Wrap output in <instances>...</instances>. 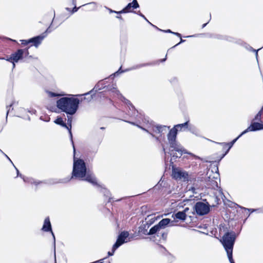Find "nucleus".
Instances as JSON below:
<instances>
[{
	"label": "nucleus",
	"mask_w": 263,
	"mask_h": 263,
	"mask_svg": "<svg viewBox=\"0 0 263 263\" xmlns=\"http://www.w3.org/2000/svg\"><path fill=\"white\" fill-rule=\"evenodd\" d=\"M79 8H77L76 6L73 8L72 9V13H74V12H76L78 11V9Z\"/></svg>",
	"instance_id": "nucleus-33"
},
{
	"label": "nucleus",
	"mask_w": 263,
	"mask_h": 263,
	"mask_svg": "<svg viewBox=\"0 0 263 263\" xmlns=\"http://www.w3.org/2000/svg\"><path fill=\"white\" fill-rule=\"evenodd\" d=\"M110 90L111 91V92L115 93L117 96H120L121 98H123L125 103H126L129 106V107H130V106L131 108L134 109V106L130 103V102L128 100H126L121 96V95L119 91L117 89L116 87L114 86L112 88L110 89ZM129 109H130V108H129Z\"/></svg>",
	"instance_id": "nucleus-19"
},
{
	"label": "nucleus",
	"mask_w": 263,
	"mask_h": 263,
	"mask_svg": "<svg viewBox=\"0 0 263 263\" xmlns=\"http://www.w3.org/2000/svg\"><path fill=\"white\" fill-rule=\"evenodd\" d=\"M15 169H16V172H17V176H19L21 178H22L24 182L30 183L31 184H34L35 185H37V184H39L41 183H42V182L35 180L33 178L25 177L23 176L21 174H19V171L17 170V168H15Z\"/></svg>",
	"instance_id": "nucleus-16"
},
{
	"label": "nucleus",
	"mask_w": 263,
	"mask_h": 263,
	"mask_svg": "<svg viewBox=\"0 0 263 263\" xmlns=\"http://www.w3.org/2000/svg\"><path fill=\"white\" fill-rule=\"evenodd\" d=\"M193 36L192 35H190V36H188L187 37H192Z\"/></svg>",
	"instance_id": "nucleus-48"
},
{
	"label": "nucleus",
	"mask_w": 263,
	"mask_h": 263,
	"mask_svg": "<svg viewBox=\"0 0 263 263\" xmlns=\"http://www.w3.org/2000/svg\"><path fill=\"white\" fill-rule=\"evenodd\" d=\"M45 37L44 35H39L30 39V43H33L34 46L37 47L41 43L42 41Z\"/></svg>",
	"instance_id": "nucleus-18"
},
{
	"label": "nucleus",
	"mask_w": 263,
	"mask_h": 263,
	"mask_svg": "<svg viewBox=\"0 0 263 263\" xmlns=\"http://www.w3.org/2000/svg\"><path fill=\"white\" fill-rule=\"evenodd\" d=\"M155 218H152L149 220V224H152L155 221Z\"/></svg>",
	"instance_id": "nucleus-34"
},
{
	"label": "nucleus",
	"mask_w": 263,
	"mask_h": 263,
	"mask_svg": "<svg viewBox=\"0 0 263 263\" xmlns=\"http://www.w3.org/2000/svg\"><path fill=\"white\" fill-rule=\"evenodd\" d=\"M188 121L175 125L172 129H171L167 135V139L169 144V148L168 151L167 147L163 146V151L166 154L168 153L173 157H178L177 155H175L173 152L175 151L178 152L179 157L182 156L183 153H186V151L183 147L176 141V137L178 131H181L183 128H187L188 126Z\"/></svg>",
	"instance_id": "nucleus-1"
},
{
	"label": "nucleus",
	"mask_w": 263,
	"mask_h": 263,
	"mask_svg": "<svg viewBox=\"0 0 263 263\" xmlns=\"http://www.w3.org/2000/svg\"><path fill=\"white\" fill-rule=\"evenodd\" d=\"M184 40H183L182 39H181V41H180V43L183 42H184Z\"/></svg>",
	"instance_id": "nucleus-42"
},
{
	"label": "nucleus",
	"mask_w": 263,
	"mask_h": 263,
	"mask_svg": "<svg viewBox=\"0 0 263 263\" xmlns=\"http://www.w3.org/2000/svg\"><path fill=\"white\" fill-rule=\"evenodd\" d=\"M28 51L27 49H18L16 52L13 53L11 57L7 59V60L13 63V68L15 66V63L18 62L20 60L23 59V56L28 54Z\"/></svg>",
	"instance_id": "nucleus-6"
},
{
	"label": "nucleus",
	"mask_w": 263,
	"mask_h": 263,
	"mask_svg": "<svg viewBox=\"0 0 263 263\" xmlns=\"http://www.w3.org/2000/svg\"><path fill=\"white\" fill-rule=\"evenodd\" d=\"M197 215L201 216L207 214L210 211V205L208 202L199 201L194 206Z\"/></svg>",
	"instance_id": "nucleus-8"
},
{
	"label": "nucleus",
	"mask_w": 263,
	"mask_h": 263,
	"mask_svg": "<svg viewBox=\"0 0 263 263\" xmlns=\"http://www.w3.org/2000/svg\"><path fill=\"white\" fill-rule=\"evenodd\" d=\"M128 122V123H129L130 124H131L133 125L137 126V127H138L139 128H140L142 129V130H143L145 131L146 132H147V133H149V134H151L153 137H155V138H156V139H157V140H158V141H160V138H159V137H156L154 134H152V133H150V132L148 131V130L147 129H146V128H144V127H143L142 126H140V125H138V124H136L135 123H134V122Z\"/></svg>",
	"instance_id": "nucleus-21"
},
{
	"label": "nucleus",
	"mask_w": 263,
	"mask_h": 263,
	"mask_svg": "<svg viewBox=\"0 0 263 263\" xmlns=\"http://www.w3.org/2000/svg\"><path fill=\"white\" fill-rule=\"evenodd\" d=\"M22 44L24 45H26L29 43H30V39L28 40H21Z\"/></svg>",
	"instance_id": "nucleus-26"
},
{
	"label": "nucleus",
	"mask_w": 263,
	"mask_h": 263,
	"mask_svg": "<svg viewBox=\"0 0 263 263\" xmlns=\"http://www.w3.org/2000/svg\"><path fill=\"white\" fill-rule=\"evenodd\" d=\"M66 9H67V10H69V8H66Z\"/></svg>",
	"instance_id": "nucleus-49"
},
{
	"label": "nucleus",
	"mask_w": 263,
	"mask_h": 263,
	"mask_svg": "<svg viewBox=\"0 0 263 263\" xmlns=\"http://www.w3.org/2000/svg\"><path fill=\"white\" fill-rule=\"evenodd\" d=\"M117 18L122 19V17L121 15H118L116 16Z\"/></svg>",
	"instance_id": "nucleus-38"
},
{
	"label": "nucleus",
	"mask_w": 263,
	"mask_h": 263,
	"mask_svg": "<svg viewBox=\"0 0 263 263\" xmlns=\"http://www.w3.org/2000/svg\"><path fill=\"white\" fill-rule=\"evenodd\" d=\"M260 49H258L257 50H255L256 51V58H257V57H258V51Z\"/></svg>",
	"instance_id": "nucleus-37"
},
{
	"label": "nucleus",
	"mask_w": 263,
	"mask_h": 263,
	"mask_svg": "<svg viewBox=\"0 0 263 263\" xmlns=\"http://www.w3.org/2000/svg\"><path fill=\"white\" fill-rule=\"evenodd\" d=\"M12 165L14 166V167L16 168L15 167V166H14V164L12 163Z\"/></svg>",
	"instance_id": "nucleus-47"
},
{
	"label": "nucleus",
	"mask_w": 263,
	"mask_h": 263,
	"mask_svg": "<svg viewBox=\"0 0 263 263\" xmlns=\"http://www.w3.org/2000/svg\"><path fill=\"white\" fill-rule=\"evenodd\" d=\"M42 230L44 232L50 231L51 232L54 239V244L55 245V239L54 234L51 230V225L49 217H47L45 218Z\"/></svg>",
	"instance_id": "nucleus-13"
},
{
	"label": "nucleus",
	"mask_w": 263,
	"mask_h": 263,
	"mask_svg": "<svg viewBox=\"0 0 263 263\" xmlns=\"http://www.w3.org/2000/svg\"><path fill=\"white\" fill-rule=\"evenodd\" d=\"M12 165L14 166V167L16 168L15 167V166H14V164L12 163Z\"/></svg>",
	"instance_id": "nucleus-45"
},
{
	"label": "nucleus",
	"mask_w": 263,
	"mask_h": 263,
	"mask_svg": "<svg viewBox=\"0 0 263 263\" xmlns=\"http://www.w3.org/2000/svg\"><path fill=\"white\" fill-rule=\"evenodd\" d=\"M159 227L161 229H163L168 225L173 226L174 225L173 221H171L168 218H165L161 220L158 223Z\"/></svg>",
	"instance_id": "nucleus-17"
},
{
	"label": "nucleus",
	"mask_w": 263,
	"mask_h": 263,
	"mask_svg": "<svg viewBox=\"0 0 263 263\" xmlns=\"http://www.w3.org/2000/svg\"><path fill=\"white\" fill-rule=\"evenodd\" d=\"M218 168H216L215 173L213 171H208L207 172L206 184L209 187L215 189L218 187V182L219 181V175L218 172Z\"/></svg>",
	"instance_id": "nucleus-5"
},
{
	"label": "nucleus",
	"mask_w": 263,
	"mask_h": 263,
	"mask_svg": "<svg viewBox=\"0 0 263 263\" xmlns=\"http://www.w3.org/2000/svg\"><path fill=\"white\" fill-rule=\"evenodd\" d=\"M261 129H263V124L253 122L246 130L242 132V134H245L249 132H254Z\"/></svg>",
	"instance_id": "nucleus-12"
},
{
	"label": "nucleus",
	"mask_w": 263,
	"mask_h": 263,
	"mask_svg": "<svg viewBox=\"0 0 263 263\" xmlns=\"http://www.w3.org/2000/svg\"><path fill=\"white\" fill-rule=\"evenodd\" d=\"M12 165L14 166V167L16 168L15 167V166H14V164L12 163Z\"/></svg>",
	"instance_id": "nucleus-46"
},
{
	"label": "nucleus",
	"mask_w": 263,
	"mask_h": 263,
	"mask_svg": "<svg viewBox=\"0 0 263 263\" xmlns=\"http://www.w3.org/2000/svg\"><path fill=\"white\" fill-rule=\"evenodd\" d=\"M129 233L128 232L124 231L121 232L120 234L119 235L116 242L113 246V251H115V250L121 245H122L125 242H127V239Z\"/></svg>",
	"instance_id": "nucleus-10"
},
{
	"label": "nucleus",
	"mask_w": 263,
	"mask_h": 263,
	"mask_svg": "<svg viewBox=\"0 0 263 263\" xmlns=\"http://www.w3.org/2000/svg\"><path fill=\"white\" fill-rule=\"evenodd\" d=\"M80 100L77 98L63 97L57 101V106L59 109L67 114H74L79 107Z\"/></svg>",
	"instance_id": "nucleus-3"
},
{
	"label": "nucleus",
	"mask_w": 263,
	"mask_h": 263,
	"mask_svg": "<svg viewBox=\"0 0 263 263\" xmlns=\"http://www.w3.org/2000/svg\"><path fill=\"white\" fill-rule=\"evenodd\" d=\"M48 96L49 97H60L64 96L65 94L64 93H55L51 91L47 92Z\"/></svg>",
	"instance_id": "nucleus-23"
},
{
	"label": "nucleus",
	"mask_w": 263,
	"mask_h": 263,
	"mask_svg": "<svg viewBox=\"0 0 263 263\" xmlns=\"http://www.w3.org/2000/svg\"><path fill=\"white\" fill-rule=\"evenodd\" d=\"M54 122L57 124L60 125L66 128L69 131L70 138L71 139V141H72V133H71V126L70 125V128L68 126H67V125H66V124L63 122V120H62V118H61V117H58L56 120H54ZM72 145H73V152H74V154H75V148H74V146L73 145V141H72Z\"/></svg>",
	"instance_id": "nucleus-14"
},
{
	"label": "nucleus",
	"mask_w": 263,
	"mask_h": 263,
	"mask_svg": "<svg viewBox=\"0 0 263 263\" xmlns=\"http://www.w3.org/2000/svg\"><path fill=\"white\" fill-rule=\"evenodd\" d=\"M165 59H163L162 61H164L165 60Z\"/></svg>",
	"instance_id": "nucleus-53"
},
{
	"label": "nucleus",
	"mask_w": 263,
	"mask_h": 263,
	"mask_svg": "<svg viewBox=\"0 0 263 263\" xmlns=\"http://www.w3.org/2000/svg\"><path fill=\"white\" fill-rule=\"evenodd\" d=\"M71 122H72V118H70L68 119V124H69V126H68L69 128L70 127V125L71 126Z\"/></svg>",
	"instance_id": "nucleus-30"
},
{
	"label": "nucleus",
	"mask_w": 263,
	"mask_h": 263,
	"mask_svg": "<svg viewBox=\"0 0 263 263\" xmlns=\"http://www.w3.org/2000/svg\"><path fill=\"white\" fill-rule=\"evenodd\" d=\"M106 8L109 11V12L110 13H116L119 14L118 13L119 11H115V10H112L111 9L107 8V7H106Z\"/></svg>",
	"instance_id": "nucleus-29"
},
{
	"label": "nucleus",
	"mask_w": 263,
	"mask_h": 263,
	"mask_svg": "<svg viewBox=\"0 0 263 263\" xmlns=\"http://www.w3.org/2000/svg\"><path fill=\"white\" fill-rule=\"evenodd\" d=\"M89 94V93H86L85 94H84V95H85V96H87Z\"/></svg>",
	"instance_id": "nucleus-41"
},
{
	"label": "nucleus",
	"mask_w": 263,
	"mask_h": 263,
	"mask_svg": "<svg viewBox=\"0 0 263 263\" xmlns=\"http://www.w3.org/2000/svg\"><path fill=\"white\" fill-rule=\"evenodd\" d=\"M68 180H66V181H63V182H67Z\"/></svg>",
	"instance_id": "nucleus-44"
},
{
	"label": "nucleus",
	"mask_w": 263,
	"mask_h": 263,
	"mask_svg": "<svg viewBox=\"0 0 263 263\" xmlns=\"http://www.w3.org/2000/svg\"><path fill=\"white\" fill-rule=\"evenodd\" d=\"M92 99V96H90L88 97H84V100H86L88 102L90 101Z\"/></svg>",
	"instance_id": "nucleus-28"
},
{
	"label": "nucleus",
	"mask_w": 263,
	"mask_h": 263,
	"mask_svg": "<svg viewBox=\"0 0 263 263\" xmlns=\"http://www.w3.org/2000/svg\"><path fill=\"white\" fill-rule=\"evenodd\" d=\"M160 230H161V228L159 227V225L158 224L157 225H155L153 227H152L149 230V231L148 234V235L154 234L156 233V232L159 231Z\"/></svg>",
	"instance_id": "nucleus-22"
},
{
	"label": "nucleus",
	"mask_w": 263,
	"mask_h": 263,
	"mask_svg": "<svg viewBox=\"0 0 263 263\" xmlns=\"http://www.w3.org/2000/svg\"><path fill=\"white\" fill-rule=\"evenodd\" d=\"M189 210V208H186L183 211H179L175 214H173V217L180 220H184L187 216Z\"/></svg>",
	"instance_id": "nucleus-15"
},
{
	"label": "nucleus",
	"mask_w": 263,
	"mask_h": 263,
	"mask_svg": "<svg viewBox=\"0 0 263 263\" xmlns=\"http://www.w3.org/2000/svg\"><path fill=\"white\" fill-rule=\"evenodd\" d=\"M0 151H1L3 154H4V155L6 157V158H7V159H8V160H9V161H10L12 163V162L11 161V159L9 158V157H8L6 154H4V153H3V152L1 149H0Z\"/></svg>",
	"instance_id": "nucleus-32"
},
{
	"label": "nucleus",
	"mask_w": 263,
	"mask_h": 263,
	"mask_svg": "<svg viewBox=\"0 0 263 263\" xmlns=\"http://www.w3.org/2000/svg\"><path fill=\"white\" fill-rule=\"evenodd\" d=\"M245 210H247L249 211H251L252 212H254L255 211V210H252V209H246V208H244Z\"/></svg>",
	"instance_id": "nucleus-36"
},
{
	"label": "nucleus",
	"mask_w": 263,
	"mask_h": 263,
	"mask_svg": "<svg viewBox=\"0 0 263 263\" xmlns=\"http://www.w3.org/2000/svg\"><path fill=\"white\" fill-rule=\"evenodd\" d=\"M230 263H234V260L230 261Z\"/></svg>",
	"instance_id": "nucleus-43"
},
{
	"label": "nucleus",
	"mask_w": 263,
	"mask_h": 263,
	"mask_svg": "<svg viewBox=\"0 0 263 263\" xmlns=\"http://www.w3.org/2000/svg\"><path fill=\"white\" fill-rule=\"evenodd\" d=\"M261 110H260L258 113L256 115V116H255V120H260V117H261Z\"/></svg>",
	"instance_id": "nucleus-25"
},
{
	"label": "nucleus",
	"mask_w": 263,
	"mask_h": 263,
	"mask_svg": "<svg viewBox=\"0 0 263 263\" xmlns=\"http://www.w3.org/2000/svg\"><path fill=\"white\" fill-rule=\"evenodd\" d=\"M73 2H76V0H73Z\"/></svg>",
	"instance_id": "nucleus-55"
},
{
	"label": "nucleus",
	"mask_w": 263,
	"mask_h": 263,
	"mask_svg": "<svg viewBox=\"0 0 263 263\" xmlns=\"http://www.w3.org/2000/svg\"><path fill=\"white\" fill-rule=\"evenodd\" d=\"M147 64H138V65H135L133 67H131L128 69H126L124 70H123V71H120L121 70V67H120V68L119 69V70L117 71L115 74H118V73H122V72H126V71H129V70H134V69H138V68H140L142 67H144V66H146Z\"/></svg>",
	"instance_id": "nucleus-20"
},
{
	"label": "nucleus",
	"mask_w": 263,
	"mask_h": 263,
	"mask_svg": "<svg viewBox=\"0 0 263 263\" xmlns=\"http://www.w3.org/2000/svg\"><path fill=\"white\" fill-rule=\"evenodd\" d=\"M0 151H1L3 154H4V155L6 157V158H7V159H8V160H9V161H10L12 163V162L11 161V159L9 158V157H8L6 154H4V153H3V152L1 149H0Z\"/></svg>",
	"instance_id": "nucleus-31"
},
{
	"label": "nucleus",
	"mask_w": 263,
	"mask_h": 263,
	"mask_svg": "<svg viewBox=\"0 0 263 263\" xmlns=\"http://www.w3.org/2000/svg\"><path fill=\"white\" fill-rule=\"evenodd\" d=\"M73 176L77 178H82L92 184H97V180L93 174L89 172H86L85 163L81 159L76 160L74 157L73 166L72 171Z\"/></svg>",
	"instance_id": "nucleus-2"
},
{
	"label": "nucleus",
	"mask_w": 263,
	"mask_h": 263,
	"mask_svg": "<svg viewBox=\"0 0 263 263\" xmlns=\"http://www.w3.org/2000/svg\"><path fill=\"white\" fill-rule=\"evenodd\" d=\"M178 44H180V43H178V44H177V45L176 46L178 45Z\"/></svg>",
	"instance_id": "nucleus-51"
},
{
	"label": "nucleus",
	"mask_w": 263,
	"mask_h": 263,
	"mask_svg": "<svg viewBox=\"0 0 263 263\" xmlns=\"http://www.w3.org/2000/svg\"><path fill=\"white\" fill-rule=\"evenodd\" d=\"M114 252H115V251H112V252H108V255H109V256H112V255H113V254H114Z\"/></svg>",
	"instance_id": "nucleus-35"
},
{
	"label": "nucleus",
	"mask_w": 263,
	"mask_h": 263,
	"mask_svg": "<svg viewBox=\"0 0 263 263\" xmlns=\"http://www.w3.org/2000/svg\"><path fill=\"white\" fill-rule=\"evenodd\" d=\"M178 44H180V43H178V44H177V45L176 46L178 45Z\"/></svg>",
	"instance_id": "nucleus-50"
},
{
	"label": "nucleus",
	"mask_w": 263,
	"mask_h": 263,
	"mask_svg": "<svg viewBox=\"0 0 263 263\" xmlns=\"http://www.w3.org/2000/svg\"><path fill=\"white\" fill-rule=\"evenodd\" d=\"M235 240L234 232H228L224 235L220 241L227 251L229 261L233 260L232 258L233 247Z\"/></svg>",
	"instance_id": "nucleus-4"
},
{
	"label": "nucleus",
	"mask_w": 263,
	"mask_h": 263,
	"mask_svg": "<svg viewBox=\"0 0 263 263\" xmlns=\"http://www.w3.org/2000/svg\"><path fill=\"white\" fill-rule=\"evenodd\" d=\"M140 15L143 17L144 19L146 20V18H145V17L142 14H140Z\"/></svg>",
	"instance_id": "nucleus-39"
},
{
	"label": "nucleus",
	"mask_w": 263,
	"mask_h": 263,
	"mask_svg": "<svg viewBox=\"0 0 263 263\" xmlns=\"http://www.w3.org/2000/svg\"><path fill=\"white\" fill-rule=\"evenodd\" d=\"M243 134H242V133L240 135H239L236 138L234 139L232 142L229 143H228L227 145L229 146L228 151L231 148V147L233 145V144L236 142V141Z\"/></svg>",
	"instance_id": "nucleus-24"
},
{
	"label": "nucleus",
	"mask_w": 263,
	"mask_h": 263,
	"mask_svg": "<svg viewBox=\"0 0 263 263\" xmlns=\"http://www.w3.org/2000/svg\"><path fill=\"white\" fill-rule=\"evenodd\" d=\"M139 7L137 0H133L132 3H129L124 9L119 11L118 13H125L132 12L133 10L137 9Z\"/></svg>",
	"instance_id": "nucleus-11"
},
{
	"label": "nucleus",
	"mask_w": 263,
	"mask_h": 263,
	"mask_svg": "<svg viewBox=\"0 0 263 263\" xmlns=\"http://www.w3.org/2000/svg\"><path fill=\"white\" fill-rule=\"evenodd\" d=\"M206 24H204L203 25H202V28H204L206 25Z\"/></svg>",
	"instance_id": "nucleus-40"
},
{
	"label": "nucleus",
	"mask_w": 263,
	"mask_h": 263,
	"mask_svg": "<svg viewBox=\"0 0 263 263\" xmlns=\"http://www.w3.org/2000/svg\"><path fill=\"white\" fill-rule=\"evenodd\" d=\"M146 127L147 128H151L154 133L159 134L160 136L165 134L169 129V127L157 124L154 125L152 122L149 123L148 121H147Z\"/></svg>",
	"instance_id": "nucleus-9"
},
{
	"label": "nucleus",
	"mask_w": 263,
	"mask_h": 263,
	"mask_svg": "<svg viewBox=\"0 0 263 263\" xmlns=\"http://www.w3.org/2000/svg\"><path fill=\"white\" fill-rule=\"evenodd\" d=\"M91 4H95V3H91Z\"/></svg>",
	"instance_id": "nucleus-54"
},
{
	"label": "nucleus",
	"mask_w": 263,
	"mask_h": 263,
	"mask_svg": "<svg viewBox=\"0 0 263 263\" xmlns=\"http://www.w3.org/2000/svg\"><path fill=\"white\" fill-rule=\"evenodd\" d=\"M172 176L176 180L181 181H187L189 180L188 173L179 168H173Z\"/></svg>",
	"instance_id": "nucleus-7"
},
{
	"label": "nucleus",
	"mask_w": 263,
	"mask_h": 263,
	"mask_svg": "<svg viewBox=\"0 0 263 263\" xmlns=\"http://www.w3.org/2000/svg\"><path fill=\"white\" fill-rule=\"evenodd\" d=\"M165 32H169V33H172L173 34H174L175 35H176L177 36L181 37V34L179 33H177V32H172L171 30L168 29V30H167L166 31H164Z\"/></svg>",
	"instance_id": "nucleus-27"
},
{
	"label": "nucleus",
	"mask_w": 263,
	"mask_h": 263,
	"mask_svg": "<svg viewBox=\"0 0 263 263\" xmlns=\"http://www.w3.org/2000/svg\"><path fill=\"white\" fill-rule=\"evenodd\" d=\"M8 112H9V110L7 111V115H8Z\"/></svg>",
	"instance_id": "nucleus-52"
}]
</instances>
